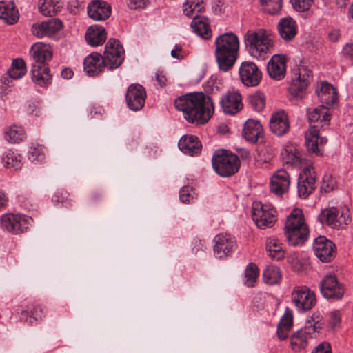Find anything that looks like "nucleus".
<instances>
[{
    "label": "nucleus",
    "mask_w": 353,
    "mask_h": 353,
    "mask_svg": "<svg viewBox=\"0 0 353 353\" xmlns=\"http://www.w3.org/2000/svg\"><path fill=\"white\" fill-rule=\"evenodd\" d=\"M146 92L139 84L130 85L127 90L125 99L128 108L133 111H138L145 105Z\"/></svg>",
    "instance_id": "4be33fe9"
},
{
    "label": "nucleus",
    "mask_w": 353,
    "mask_h": 353,
    "mask_svg": "<svg viewBox=\"0 0 353 353\" xmlns=\"http://www.w3.org/2000/svg\"><path fill=\"white\" fill-rule=\"evenodd\" d=\"M298 24L290 16L281 18L277 25L280 37L286 42L292 41L298 33Z\"/></svg>",
    "instance_id": "a878e982"
},
{
    "label": "nucleus",
    "mask_w": 353,
    "mask_h": 353,
    "mask_svg": "<svg viewBox=\"0 0 353 353\" xmlns=\"http://www.w3.org/2000/svg\"><path fill=\"white\" fill-rule=\"evenodd\" d=\"M291 299L296 308L301 312L310 310L316 303L314 292L305 285L294 287L291 293Z\"/></svg>",
    "instance_id": "ddd939ff"
},
{
    "label": "nucleus",
    "mask_w": 353,
    "mask_h": 353,
    "mask_svg": "<svg viewBox=\"0 0 353 353\" xmlns=\"http://www.w3.org/2000/svg\"><path fill=\"white\" fill-rule=\"evenodd\" d=\"M45 154L40 146L31 148L28 153V158L32 161H42Z\"/></svg>",
    "instance_id": "5fc2aeb1"
},
{
    "label": "nucleus",
    "mask_w": 353,
    "mask_h": 353,
    "mask_svg": "<svg viewBox=\"0 0 353 353\" xmlns=\"http://www.w3.org/2000/svg\"><path fill=\"white\" fill-rule=\"evenodd\" d=\"M283 233L289 245H303L309 238L310 229L301 209L295 208L287 216Z\"/></svg>",
    "instance_id": "7ed1b4c3"
},
{
    "label": "nucleus",
    "mask_w": 353,
    "mask_h": 353,
    "mask_svg": "<svg viewBox=\"0 0 353 353\" xmlns=\"http://www.w3.org/2000/svg\"><path fill=\"white\" fill-rule=\"evenodd\" d=\"M213 241L214 253L219 259H225L231 256L236 248L235 237L228 233L216 234Z\"/></svg>",
    "instance_id": "2eb2a0df"
},
{
    "label": "nucleus",
    "mask_w": 353,
    "mask_h": 353,
    "mask_svg": "<svg viewBox=\"0 0 353 353\" xmlns=\"http://www.w3.org/2000/svg\"><path fill=\"white\" fill-rule=\"evenodd\" d=\"M220 81L212 75L203 83V91H200V125L207 123L214 113L212 95L220 90Z\"/></svg>",
    "instance_id": "20e7f679"
},
{
    "label": "nucleus",
    "mask_w": 353,
    "mask_h": 353,
    "mask_svg": "<svg viewBox=\"0 0 353 353\" xmlns=\"http://www.w3.org/2000/svg\"><path fill=\"white\" fill-rule=\"evenodd\" d=\"M308 121L310 127L319 126V130L324 126H327L330 120L328 108L324 105L307 110Z\"/></svg>",
    "instance_id": "c85d7f7f"
},
{
    "label": "nucleus",
    "mask_w": 353,
    "mask_h": 353,
    "mask_svg": "<svg viewBox=\"0 0 353 353\" xmlns=\"http://www.w3.org/2000/svg\"><path fill=\"white\" fill-rule=\"evenodd\" d=\"M27 72L25 61L17 58L12 61L10 68L8 70V75L13 79H19L23 77Z\"/></svg>",
    "instance_id": "37998d69"
},
{
    "label": "nucleus",
    "mask_w": 353,
    "mask_h": 353,
    "mask_svg": "<svg viewBox=\"0 0 353 353\" xmlns=\"http://www.w3.org/2000/svg\"><path fill=\"white\" fill-rule=\"evenodd\" d=\"M259 276V270L257 265L254 263H250L245 270V285L248 288L254 287Z\"/></svg>",
    "instance_id": "a18cd8bd"
},
{
    "label": "nucleus",
    "mask_w": 353,
    "mask_h": 353,
    "mask_svg": "<svg viewBox=\"0 0 353 353\" xmlns=\"http://www.w3.org/2000/svg\"><path fill=\"white\" fill-rule=\"evenodd\" d=\"M4 137L10 143H19L25 140L26 134L21 125L14 124L5 129Z\"/></svg>",
    "instance_id": "ea45409f"
},
{
    "label": "nucleus",
    "mask_w": 353,
    "mask_h": 353,
    "mask_svg": "<svg viewBox=\"0 0 353 353\" xmlns=\"http://www.w3.org/2000/svg\"><path fill=\"white\" fill-rule=\"evenodd\" d=\"M18 314L20 321L28 325H33L44 316L42 305L37 303L28 305L26 310H21L20 312H18Z\"/></svg>",
    "instance_id": "7c9ffc66"
},
{
    "label": "nucleus",
    "mask_w": 353,
    "mask_h": 353,
    "mask_svg": "<svg viewBox=\"0 0 353 353\" xmlns=\"http://www.w3.org/2000/svg\"><path fill=\"white\" fill-rule=\"evenodd\" d=\"M281 277L280 268L273 265L267 266L263 273V281L271 285L279 283L281 280Z\"/></svg>",
    "instance_id": "79ce46f5"
},
{
    "label": "nucleus",
    "mask_w": 353,
    "mask_h": 353,
    "mask_svg": "<svg viewBox=\"0 0 353 353\" xmlns=\"http://www.w3.org/2000/svg\"><path fill=\"white\" fill-rule=\"evenodd\" d=\"M182 48L179 45H176L174 48L171 51V55L173 58L177 59H182L183 56L182 55Z\"/></svg>",
    "instance_id": "69168bd1"
},
{
    "label": "nucleus",
    "mask_w": 353,
    "mask_h": 353,
    "mask_svg": "<svg viewBox=\"0 0 353 353\" xmlns=\"http://www.w3.org/2000/svg\"><path fill=\"white\" fill-rule=\"evenodd\" d=\"M312 353H332L331 345L327 342H323L319 344Z\"/></svg>",
    "instance_id": "052dcab7"
},
{
    "label": "nucleus",
    "mask_w": 353,
    "mask_h": 353,
    "mask_svg": "<svg viewBox=\"0 0 353 353\" xmlns=\"http://www.w3.org/2000/svg\"><path fill=\"white\" fill-rule=\"evenodd\" d=\"M292 73L288 92L293 97L303 98L312 79V71L307 67L300 65L293 69Z\"/></svg>",
    "instance_id": "9d476101"
},
{
    "label": "nucleus",
    "mask_w": 353,
    "mask_h": 353,
    "mask_svg": "<svg viewBox=\"0 0 353 353\" xmlns=\"http://www.w3.org/2000/svg\"><path fill=\"white\" fill-rule=\"evenodd\" d=\"M214 171L221 176L230 177L239 170V157L230 150L219 149L214 152L212 159Z\"/></svg>",
    "instance_id": "39448f33"
},
{
    "label": "nucleus",
    "mask_w": 353,
    "mask_h": 353,
    "mask_svg": "<svg viewBox=\"0 0 353 353\" xmlns=\"http://www.w3.org/2000/svg\"><path fill=\"white\" fill-rule=\"evenodd\" d=\"M183 12L186 17L192 18L190 26L199 35V0H185L183 3Z\"/></svg>",
    "instance_id": "e433bc0d"
},
{
    "label": "nucleus",
    "mask_w": 353,
    "mask_h": 353,
    "mask_svg": "<svg viewBox=\"0 0 353 353\" xmlns=\"http://www.w3.org/2000/svg\"><path fill=\"white\" fill-rule=\"evenodd\" d=\"M87 12L90 19L94 21H105L112 13L111 6L103 0H94L88 3Z\"/></svg>",
    "instance_id": "b1692460"
},
{
    "label": "nucleus",
    "mask_w": 353,
    "mask_h": 353,
    "mask_svg": "<svg viewBox=\"0 0 353 353\" xmlns=\"http://www.w3.org/2000/svg\"><path fill=\"white\" fill-rule=\"evenodd\" d=\"M320 290L325 297L336 299H341L345 292L343 285L338 281L335 275L332 274H327L323 277L320 284Z\"/></svg>",
    "instance_id": "a211bd4d"
},
{
    "label": "nucleus",
    "mask_w": 353,
    "mask_h": 353,
    "mask_svg": "<svg viewBox=\"0 0 353 353\" xmlns=\"http://www.w3.org/2000/svg\"><path fill=\"white\" fill-rule=\"evenodd\" d=\"M313 250L316 257L324 263L332 261L336 252L335 244L324 236H319L314 239Z\"/></svg>",
    "instance_id": "f3484780"
},
{
    "label": "nucleus",
    "mask_w": 353,
    "mask_h": 353,
    "mask_svg": "<svg viewBox=\"0 0 353 353\" xmlns=\"http://www.w3.org/2000/svg\"><path fill=\"white\" fill-rule=\"evenodd\" d=\"M270 129L276 136H283L290 130V122L284 111L272 114L270 121Z\"/></svg>",
    "instance_id": "c756f323"
},
{
    "label": "nucleus",
    "mask_w": 353,
    "mask_h": 353,
    "mask_svg": "<svg viewBox=\"0 0 353 353\" xmlns=\"http://www.w3.org/2000/svg\"><path fill=\"white\" fill-rule=\"evenodd\" d=\"M314 0H290L294 9L297 12H305L308 10Z\"/></svg>",
    "instance_id": "603ef678"
},
{
    "label": "nucleus",
    "mask_w": 353,
    "mask_h": 353,
    "mask_svg": "<svg viewBox=\"0 0 353 353\" xmlns=\"http://www.w3.org/2000/svg\"><path fill=\"white\" fill-rule=\"evenodd\" d=\"M180 150L185 154L194 157L199 153V140L194 135H183L178 143Z\"/></svg>",
    "instance_id": "58836bf2"
},
{
    "label": "nucleus",
    "mask_w": 353,
    "mask_h": 353,
    "mask_svg": "<svg viewBox=\"0 0 353 353\" xmlns=\"http://www.w3.org/2000/svg\"><path fill=\"white\" fill-rule=\"evenodd\" d=\"M252 218L259 228L265 230L274 226L277 221V212L270 204L254 201L252 205Z\"/></svg>",
    "instance_id": "0eeeda50"
},
{
    "label": "nucleus",
    "mask_w": 353,
    "mask_h": 353,
    "mask_svg": "<svg viewBox=\"0 0 353 353\" xmlns=\"http://www.w3.org/2000/svg\"><path fill=\"white\" fill-rule=\"evenodd\" d=\"M316 179V172L312 163L301 169L297 182V192L300 197L306 199L314 191Z\"/></svg>",
    "instance_id": "4468645a"
},
{
    "label": "nucleus",
    "mask_w": 353,
    "mask_h": 353,
    "mask_svg": "<svg viewBox=\"0 0 353 353\" xmlns=\"http://www.w3.org/2000/svg\"><path fill=\"white\" fill-rule=\"evenodd\" d=\"M19 18L18 9L10 1H0V19L10 25L15 24Z\"/></svg>",
    "instance_id": "f704fd0d"
},
{
    "label": "nucleus",
    "mask_w": 353,
    "mask_h": 353,
    "mask_svg": "<svg viewBox=\"0 0 353 353\" xmlns=\"http://www.w3.org/2000/svg\"><path fill=\"white\" fill-rule=\"evenodd\" d=\"M322 223L334 229H345L352 221L350 212L346 208H330L322 211L319 216Z\"/></svg>",
    "instance_id": "1a4fd4ad"
},
{
    "label": "nucleus",
    "mask_w": 353,
    "mask_h": 353,
    "mask_svg": "<svg viewBox=\"0 0 353 353\" xmlns=\"http://www.w3.org/2000/svg\"><path fill=\"white\" fill-rule=\"evenodd\" d=\"M32 81L37 85L46 87L51 84L52 76L48 65H32Z\"/></svg>",
    "instance_id": "473e14b6"
},
{
    "label": "nucleus",
    "mask_w": 353,
    "mask_h": 353,
    "mask_svg": "<svg viewBox=\"0 0 353 353\" xmlns=\"http://www.w3.org/2000/svg\"><path fill=\"white\" fill-rule=\"evenodd\" d=\"M338 187V183L334 177L330 174H325L321 183L320 190L321 192L329 193Z\"/></svg>",
    "instance_id": "09e8293b"
},
{
    "label": "nucleus",
    "mask_w": 353,
    "mask_h": 353,
    "mask_svg": "<svg viewBox=\"0 0 353 353\" xmlns=\"http://www.w3.org/2000/svg\"><path fill=\"white\" fill-rule=\"evenodd\" d=\"M30 54L34 63L32 65H48L52 58V50L50 46L39 42L32 46Z\"/></svg>",
    "instance_id": "bb28decb"
},
{
    "label": "nucleus",
    "mask_w": 353,
    "mask_h": 353,
    "mask_svg": "<svg viewBox=\"0 0 353 353\" xmlns=\"http://www.w3.org/2000/svg\"><path fill=\"white\" fill-rule=\"evenodd\" d=\"M265 250L268 256L276 261L283 259L285 255L283 243L278 239L274 237L267 238Z\"/></svg>",
    "instance_id": "4c0bfd02"
},
{
    "label": "nucleus",
    "mask_w": 353,
    "mask_h": 353,
    "mask_svg": "<svg viewBox=\"0 0 353 353\" xmlns=\"http://www.w3.org/2000/svg\"><path fill=\"white\" fill-rule=\"evenodd\" d=\"M220 106L225 114L234 116L243 108L242 95L239 91L228 90L221 96Z\"/></svg>",
    "instance_id": "dca6fc26"
},
{
    "label": "nucleus",
    "mask_w": 353,
    "mask_h": 353,
    "mask_svg": "<svg viewBox=\"0 0 353 353\" xmlns=\"http://www.w3.org/2000/svg\"><path fill=\"white\" fill-rule=\"evenodd\" d=\"M107 68L102 55L98 52H92L83 61V68L90 77L99 75Z\"/></svg>",
    "instance_id": "393cba45"
},
{
    "label": "nucleus",
    "mask_w": 353,
    "mask_h": 353,
    "mask_svg": "<svg viewBox=\"0 0 353 353\" xmlns=\"http://www.w3.org/2000/svg\"><path fill=\"white\" fill-rule=\"evenodd\" d=\"M267 71L272 79H283L286 74L285 57L281 54L273 55L268 63Z\"/></svg>",
    "instance_id": "cd10ccee"
},
{
    "label": "nucleus",
    "mask_w": 353,
    "mask_h": 353,
    "mask_svg": "<svg viewBox=\"0 0 353 353\" xmlns=\"http://www.w3.org/2000/svg\"><path fill=\"white\" fill-rule=\"evenodd\" d=\"M52 201L55 204H63L69 201V193L65 190L57 192L52 197Z\"/></svg>",
    "instance_id": "6e6d98bb"
},
{
    "label": "nucleus",
    "mask_w": 353,
    "mask_h": 353,
    "mask_svg": "<svg viewBox=\"0 0 353 353\" xmlns=\"http://www.w3.org/2000/svg\"><path fill=\"white\" fill-rule=\"evenodd\" d=\"M293 323V317L292 314L285 313L281 318L278 325L291 329Z\"/></svg>",
    "instance_id": "13d9d810"
},
{
    "label": "nucleus",
    "mask_w": 353,
    "mask_h": 353,
    "mask_svg": "<svg viewBox=\"0 0 353 353\" xmlns=\"http://www.w3.org/2000/svg\"><path fill=\"white\" fill-rule=\"evenodd\" d=\"M319 126L312 125L305 134V146L307 150L316 156H322L324 151L319 144Z\"/></svg>",
    "instance_id": "72a5a7b5"
},
{
    "label": "nucleus",
    "mask_w": 353,
    "mask_h": 353,
    "mask_svg": "<svg viewBox=\"0 0 353 353\" xmlns=\"http://www.w3.org/2000/svg\"><path fill=\"white\" fill-rule=\"evenodd\" d=\"M341 320V314L339 310H334L330 314V323L336 327L340 324Z\"/></svg>",
    "instance_id": "bf43d9fd"
},
{
    "label": "nucleus",
    "mask_w": 353,
    "mask_h": 353,
    "mask_svg": "<svg viewBox=\"0 0 353 353\" xmlns=\"http://www.w3.org/2000/svg\"><path fill=\"white\" fill-rule=\"evenodd\" d=\"M341 37L340 30L338 29L332 30L327 34V39L331 42H337Z\"/></svg>",
    "instance_id": "e2e57ef3"
},
{
    "label": "nucleus",
    "mask_w": 353,
    "mask_h": 353,
    "mask_svg": "<svg viewBox=\"0 0 353 353\" xmlns=\"http://www.w3.org/2000/svg\"><path fill=\"white\" fill-rule=\"evenodd\" d=\"M5 167L17 170L21 168V157L12 151H8L3 157Z\"/></svg>",
    "instance_id": "de8ad7c7"
},
{
    "label": "nucleus",
    "mask_w": 353,
    "mask_h": 353,
    "mask_svg": "<svg viewBox=\"0 0 353 353\" xmlns=\"http://www.w3.org/2000/svg\"><path fill=\"white\" fill-rule=\"evenodd\" d=\"M215 57L221 71L228 72L234 65L240 48L239 37L233 32H225L215 39Z\"/></svg>",
    "instance_id": "f257e3e1"
},
{
    "label": "nucleus",
    "mask_w": 353,
    "mask_h": 353,
    "mask_svg": "<svg viewBox=\"0 0 353 353\" xmlns=\"http://www.w3.org/2000/svg\"><path fill=\"white\" fill-rule=\"evenodd\" d=\"M283 159L286 164L303 169L310 163L306 162L301 151L297 145L288 142L285 145L284 152L282 153Z\"/></svg>",
    "instance_id": "5701e85b"
},
{
    "label": "nucleus",
    "mask_w": 353,
    "mask_h": 353,
    "mask_svg": "<svg viewBox=\"0 0 353 353\" xmlns=\"http://www.w3.org/2000/svg\"><path fill=\"white\" fill-rule=\"evenodd\" d=\"M243 41L248 53L256 59L267 58L274 46L271 32L262 28L248 30L243 36Z\"/></svg>",
    "instance_id": "f03ea898"
},
{
    "label": "nucleus",
    "mask_w": 353,
    "mask_h": 353,
    "mask_svg": "<svg viewBox=\"0 0 353 353\" xmlns=\"http://www.w3.org/2000/svg\"><path fill=\"white\" fill-rule=\"evenodd\" d=\"M180 200L184 203H188L191 200L193 199V196L189 192V188L184 186L183 187L179 192Z\"/></svg>",
    "instance_id": "4d7b16f0"
},
{
    "label": "nucleus",
    "mask_w": 353,
    "mask_h": 353,
    "mask_svg": "<svg viewBox=\"0 0 353 353\" xmlns=\"http://www.w3.org/2000/svg\"><path fill=\"white\" fill-rule=\"evenodd\" d=\"M175 108L183 113L185 120L191 123H199V92L179 97L174 101Z\"/></svg>",
    "instance_id": "6e6552de"
},
{
    "label": "nucleus",
    "mask_w": 353,
    "mask_h": 353,
    "mask_svg": "<svg viewBox=\"0 0 353 353\" xmlns=\"http://www.w3.org/2000/svg\"><path fill=\"white\" fill-rule=\"evenodd\" d=\"M248 100L251 108L256 112H261L265 108V97L264 94L260 91L249 94Z\"/></svg>",
    "instance_id": "c03bdc74"
},
{
    "label": "nucleus",
    "mask_w": 353,
    "mask_h": 353,
    "mask_svg": "<svg viewBox=\"0 0 353 353\" xmlns=\"http://www.w3.org/2000/svg\"><path fill=\"white\" fill-rule=\"evenodd\" d=\"M343 53L349 59L353 60V41L347 43L343 48Z\"/></svg>",
    "instance_id": "680f3d73"
},
{
    "label": "nucleus",
    "mask_w": 353,
    "mask_h": 353,
    "mask_svg": "<svg viewBox=\"0 0 353 353\" xmlns=\"http://www.w3.org/2000/svg\"><path fill=\"white\" fill-rule=\"evenodd\" d=\"M315 314L305 322V326L292 334L290 339V347L292 351L299 352L305 350L309 343V339L315 332L322 328V323L316 320Z\"/></svg>",
    "instance_id": "423d86ee"
},
{
    "label": "nucleus",
    "mask_w": 353,
    "mask_h": 353,
    "mask_svg": "<svg viewBox=\"0 0 353 353\" xmlns=\"http://www.w3.org/2000/svg\"><path fill=\"white\" fill-rule=\"evenodd\" d=\"M85 38L90 46H99L103 45L107 39V32L102 26L92 25L87 29Z\"/></svg>",
    "instance_id": "2f4dec72"
},
{
    "label": "nucleus",
    "mask_w": 353,
    "mask_h": 353,
    "mask_svg": "<svg viewBox=\"0 0 353 353\" xmlns=\"http://www.w3.org/2000/svg\"><path fill=\"white\" fill-rule=\"evenodd\" d=\"M317 96L322 105L325 106L334 105L337 99V92L330 83L325 81L321 83V88L316 90Z\"/></svg>",
    "instance_id": "c9c22d12"
},
{
    "label": "nucleus",
    "mask_w": 353,
    "mask_h": 353,
    "mask_svg": "<svg viewBox=\"0 0 353 353\" xmlns=\"http://www.w3.org/2000/svg\"><path fill=\"white\" fill-rule=\"evenodd\" d=\"M44 25L46 26L48 37L54 35L63 28L62 21L57 18H52L44 21Z\"/></svg>",
    "instance_id": "8fccbe9b"
},
{
    "label": "nucleus",
    "mask_w": 353,
    "mask_h": 353,
    "mask_svg": "<svg viewBox=\"0 0 353 353\" xmlns=\"http://www.w3.org/2000/svg\"><path fill=\"white\" fill-rule=\"evenodd\" d=\"M239 76L246 86H256L261 81L262 73L253 62L244 61L239 68Z\"/></svg>",
    "instance_id": "aec40b11"
},
{
    "label": "nucleus",
    "mask_w": 353,
    "mask_h": 353,
    "mask_svg": "<svg viewBox=\"0 0 353 353\" xmlns=\"http://www.w3.org/2000/svg\"><path fill=\"white\" fill-rule=\"evenodd\" d=\"M32 221L25 214L6 213L0 218V225L3 231L12 234H19L27 231Z\"/></svg>",
    "instance_id": "9b49d317"
},
{
    "label": "nucleus",
    "mask_w": 353,
    "mask_h": 353,
    "mask_svg": "<svg viewBox=\"0 0 353 353\" xmlns=\"http://www.w3.org/2000/svg\"><path fill=\"white\" fill-rule=\"evenodd\" d=\"M212 31L210 27V19L206 17L200 16V37L203 39H210Z\"/></svg>",
    "instance_id": "3c124183"
},
{
    "label": "nucleus",
    "mask_w": 353,
    "mask_h": 353,
    "mask_svg": "<svg viewBox=\"0 0 353 353\" xmlns=\"http://www.w3.org/2000/svg\"><path fill=\"white\" fill-rule=\"evenodd\" d=\"M62 3L59 0H39V10L44 16H53L61 11Z\"/></svg>",
    "instance_id": "a19ab883"
},
{
    "label": "nucleus",
    "mask_w": 353,
    "mask_h": 353,
    "mask_svg": "<svg viewBox=\"0 0 353 353\" xmlns=\"http://www.w3.org/2000/svg\"><path fill=\"white\" fill-rule=\"evenodd\" d=\"M260 1L263 12L271 15L280 13L283 0H260Z\"/></svg>",
    "instance_id": "49530a36"
},
{
    "label": "nucleus",
    "mask_w": 353,
    "mask_h": 353,
    "mask_svg": "<svg viewBox=\"0 0 353 353\" xmlns=\"http://www.w3.org/2000/svg\"><path fill=\"white\" fill-rule=\"evenodd\" d=\"M243 137L251 143H264V130L261 123L255 119H249L244 123Z\"/></svg>",
    "instance_id": "412c9836"
},
{
    "label": "nucleus",
    "mask_w": 353,
    "mask_h": 353,
    "mask_svg": "<svg viewBox=\"0 0 353 353\" xmlns=\"http://www.w3.org/2000/svg\"><path fill=\"white\" fill-rule=\"evenodd\" d=\"M8 203V197L6 196V194L0 190V211L7 207Z\"/></svg>",
    "instance_id": "774afa93"
},
{
    "label": "nucleus",
    "mask_w": 353,
    "mask_h": 353,
    "mask_svg": "<svg viewBox=\"0 0 353 353\" xmlns=\"http://www.w3.org/2000/svg\"><path fill=\"white\" fill-rule=\"evenodd\" d=\"M291 329H287L282 326L278 325L277 327V336L281 340H285L288 336V333Z\"/></svg>",
    "instance_id": "0e129e2a"
},
{
    "label": "nucleus",
    "mask_w": 353,
    "mask_h": 353,
    "mask_svg": "<svg viewBox=\"0 0 353 353\" xmlns=\"http://www.w3.org/2000/svg\"><path fill=\"white\" fill-rule=\"evenodd\" d=\"M125 50L120 41L114 38H110L105 46L102 56L108 70L118 68L123 62Z\"/></svg>",
    "instance_id": "f8f14e48"
},
{
    "label": "nucleus",
    "mask_w": 353,
    "mask_h": 353,
    "mask_svg": "<svg viewBox=\"0 0 353 353\" xmlns=\"http://www.w3.org/2000/svg\"><path fill=\"white\" fill-rule=\"evenodd\" d=\"M290 182V174L285 170H278L270 178V191L277 196H281L288 192Z\"/></svg>",
    "instance_id": "6ab92c4d"
},
{
    "label": "nucleus",
    "mask_w": 353,
    "mask_h": 353,
    "mask_svg": "<svg viewBox=\"0 0 353 353\" xmlns=\"http://www.w3.org/2000/svg\"><path fill=\"white\" fill-rule=\"evenodd\" d=\"M31 32L37 38L48 37L44 21L34 23L31 27Z\"/></svg>",
    "instance_id": "864d4df0"
},
{
    "label": "nucleus",
    "mask_w": 353,
    "mask_h": 353,
    "mask_svg": "<svg viewBox=\"0 0 353 353\" xmlns=\"http://www.w3.org/2000/svg\"><path fill=\"white\" fill-rule=\"evenodd\" d=\"M156 80L161 87L165 86L167 78L163 72H158L156 73Z\"/></svg>",
    "instance_id": "338daca9"
}]
</instances>
